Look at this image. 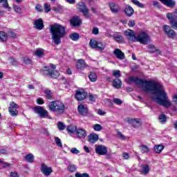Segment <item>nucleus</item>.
<instances>
[{
  "instance_id": "f257e3e1",
  "label": "nucleus",
  "mask_w": 177,
  "mask_h": 177,
  "mask_svg": "<svg viewBox=\"0 0 177 177\" xmlns=\"http://www.w3.org/2000/svg\"><path fill=\"white\" fill-rule=\"evenodd\" d=\"M132 82L137 85H141L144 92H150L149 97L153 102H156L160 106H163V107H166L167 109L170 107L171 101L168 99V95L161 83L130 76L127 84H132Z\"/></svg>"
},
{
  "instance_id": "f03ea898",
  "label": "nucleus",
  "mask_w": 177,
  "mask_h": 177,
  "mask_svg": "<svg viewBox=\"0 0 177 177\" xmlns=\"http://www.w3.org/2000/svg\"><path fill=\"white\" fill-rule=\"evenodd\" d=\"M50 32L52 35V39L56 45L62 44V38L66 35V27L55 24L50 26Z\"/></svg>"
},
{
  "instance_id": "7ed1b4c3",
  "label": "nucleus",
  "mask_w": 177,
  "mask_h": 177,
  "mask_svg": "<svg viewBox=\"0 0 177 177\" xmlns=\"http://www.w3.org/2000/svg\"><path fill=\"white\" fill-rule=\"evenodd\" d=\"M48 110L53 113H57V114H64L66 111V105L62 101H52L48 104Z\"/></svg>"
},
{
  "instance_id": "20e7f679",
  "label": "nucleus",
  "mask_w": 177,
  "mask_h": 177,
  "mask_svg": "<svg viewBox=\"0 0 177 177\" xmlns=\"http://www.w3.org/2000/svg\"><path fill=\"white\" fill-rule=\"evenodd\" d=\"M136 42H140L143 45H147L150 42V36L146 32H140L136 37Z\"/></svg>"
},
{
  "instance_id": "39448f33",
  "label": "nucleus",
  "mask_w": 177,
  "mask_h": 177,
  "mask_svg": "<svg viewBox=\"0 0 177 177\" xmlns=\"http://www.w3.org/2000/svg\"><path fill=\"white\" fill-rule=\"evenodd\" d=\"M33 110L36 114H38L40 118H50L49 117V112L42 106H35Z\"/></svg>"
},
{
  "instance_id": "423d86ee",
  "label": "nucleus",
  "mask_w": 177,
  "mask_h": 177,
  "mask_svg": "<svg viewBox=\"0 0 177 177\" xmlns=\"http://www.w3.org/2000/svg\"><path fill=\"white\" fill-rule=\"evenodd\" d=\"M44 68L41 70L43 75H48L50 78H57L60 73L57 71H55L51 68H48V66H45Z\"/></svg>"
},
{
  "instance_id": "0eeeda50",
  "label": "nucleus",
  "mask_w": 177,
  "mask_h": 177,
  "mask_svg": "<svg viewBox=\"0 0 177 177\" xmlns=\"http://www.w3.org/2000/svg\"><path fill=\"white\" fill-rule=\"evenodd\" d=\"M162 28L168 38H170L171 39H175V38H176V32H175L171 26L168 25H163Z\"/></svg>"
},
{
  "instance_id": "6e6552de",
  "label": "nucleus",
  "mask_w": 177,
  "mask_h": 177,
  "mask_svg": "<svg viewBox=\"0 0 177 177\" xmlns=\"http://www.w3.org/2000/svg\"><path fill=\"white\" fill-rule=\"evenodd\" d=\"M95 150L96 154H98V156H106L108 152L107 147L102 145H95Z\"/></svg>"
},
{
  "instance_id": "1a4fd4ad",
  "label": "nucleus",
  "mask_w": 177,
  "mask_h": 177,
  "mask_svg": "<svg viewBox=\"0 0 177 177\" xmlns=\"http://www.w3.org/2000/svg\"><path fill=\"white\" fill-rule=\"evenodd\" d=\"M86 96H88V93L85 92V91L77 90L75 92V98L78 102H82V100H85V99H86Z\"/></svg>"
},
{
  "instance_id": "9d476101",
  "label": "nucleus",
  "mask_w": 177,
  "mask_h": 177,
  "mask_svg": "<svg viewBox=\"0 0 177 177\" xmlns=\"http://www.w3.org/2000/svg\"><path fill=\"white\" fill-rule=\"evenodd\" d=\"M78 9L80 10V12H82L86 19H91V14H89V10L88 9V8H86V6H85V3H80Z\"/></svg>"
},
{
  "instance_id": "9b49d317",
  "label": "nucleus",
  "mask_w": 177,
  "mask_h": 177,
  "mask_svg": "<svg viewBox=\"0 0 177 177\" xmlns=\"http://www.w3.org/2000/svg\"><path fill=\"white\" fill-rule=\"evenodd\" d=\"M124 35L127 37L129 42H136V35L133 30L129 29L128 30L124 31Z\"/></svg>"
},
{
  "instance_id": "f8f14e48",
  "label": "nucleus",
  "mask_w": 177,
  "mask_h": 177,
  "mask_svg": "<svg viewBox=\"0 0 177 177\" xmlns=\"http://www.w3.org/2000/svg\"><path fill=\"white\" fill-rule=\"evenodd\" d=\"M41 171L42 174L45 175V176H49V175L53 172L52 168L50 167H48L45 163L41 165Z\"/></svg>"
},
{
  "instance_id": "ddd939ff",
  "label": "nucleus",
  "mask_w": 177,
  "mask_h": 177,
  "mask_svg": "<svg viewBox=\"0 0 177 177\" xmlns=\"http://www.w3.org/2000/svg\"><path fill=\"white\" fill-rule=\"evenodd\" d=\"M71 24L73 27H80L82 24V21L80 19V17L76 16L72 17L71 19Z\"/></svg>"
},
{
  "instance_id": "4468645a",
  "label": "nucleus",
  "mask_w": 177,
  "mask_h": 177,
  "mask_svg": "<svg viewBox=\"0 0 177 177\" xmlns=\"http://www.w3.org/2000/svg\"><path fill=\"white\" fill-rule=\"evenodd\" d=\"M33 26L36 30H42L44 27L42 19H38L34 21Z\"/></svg>"
},
{
  "instance_id": "2eb2a0df",
  "label": "nucleus",
  "mask_w": 177,
  "mask_h": 177,
  "mask_svg": "<svg viewBox=\"0 0 177 177\" xmlns=\"http://www.w3.org/2000/svg\"><path fill=\"white\" fill-rule=\"evenodd\" d=\"M76 135L78 139H85L86 138V131L82 128L76 129Z\"/></svg>"
},
{
  "instance_id": "dca6fc26",
  "label": "nucleus",
  "mask_w": 177,
  "mask_h": 177,
  "mask_svg": "<svg viewBox=\"0 0 177 177\" xmlns=\"http://www.w3.org/2000/svg\"><path fill=\"white\" fill-rule=\"evenodd\" d=\"M88 65L84 59H79L77 62L76 67L79 71H82V70L86 68Z\"/></svg>"
},
{
  "instance_id": "f3484780",
  "label": "nucleus",
  "mask_w": 177,
  "mask_h": 177,
  "mask_svg": "<svg viewBox=\"0 0 177 177\" xmlns=\"http://www.w3.org/2000/svg\"><path fill=\"white\" fill-rule=\"evenodd\" d=\"M77 110L81 115H88V107L83 104H80L77 107Z\"/></svg>"
},
{
  "instance_id": "a211bd4d",
  "label": "nucleus",
  "mask_w": 177,
  "mask_h": 177,
  "mask_svg": "<svg viewBox=\"0 0 177 177\" xmlns=\"http://www.w3.org/2000/svg\"><path fill=\"white\" fill-rule=\"evenodd\" d=\"M113 54L119 60H124L125 59V55L118 48L114 50Z\"/></svg>"
},
{
  "instance_id": "6ab92c4d",
  "label": "nucleus",
  "mask_w": 177,
  "mask_h": 177,
  "mask_svg": "<svg viewBox=\"0 0 177 177\" xmlns=\"http://www.w3.org/2000/svg\"><path fill=\"white\" fill-rule=\"evenodd\" d=\"M124 13L127 15L128 17H131V16H133L135 10L131 6L127 5L124 9Z\"/></svg>"
},
{
  "instance_id": "aec40b11",
  "label": "nucleus",
  "mask_w": 177,
  "mask_h": 177,
  "mask_svg": "<svg viewBox=\"0 0 177 177\" xmlns=\"http://www.w3.org/2000/svg\"><path fill=\"white\" fill-rule=\"evenodd\" d=\"M109 8L112 13H118L120 12V6L114 2L109 3Z\"/></svg>"
},
{
  "instance_id": "412c9836",
  "label": "nucleus",
  "mask_w": 177,
  "mask_h": 177,
  "mask_svg": "<svg viewBox=\"0 0 177 177\" xmlns=\"http://www.w3.org/2000/svg\"><path fill=\"white\" fill-rule=\"evenodd\" d=\"M97 140H99V136H97V134H90L88 136V142L90 143H96Z\"/></svg>"
},
{
  "instance_id": "4be33fe9",
  "label": "nucleus",
  "mask_w": 177,
  "mask_h": 177,
  "mask_svg": "<svg viewBox=\"0 0 177 177\" xmlns=\"http://www.w3.org/2000/svg\"><path fill=\"white\" fill-rule=\"evenodd\" d=\"M162 1L164 5L166 6H168L169 8H174L175 6V4L176 3L175 1L174 0H160Z\"/></svg>"
},
{
  "instance_id": "5701e85b",
  "label": "nucleus",
  "mask_w": 177,
  "mask_h": 177,
  "mask_svg": "<svg viewBox=\"0 0 177 177\" xmlns=\"http://www.w3.org/2000/svg\"><path fill=\"white\" fill-rule=\"evenodd\" d=\"M150 172V167L147 165H143L141 168L142 175H147Z\"/></svg>"
},
{
  "instance_id": "b1692460",
  "label": "nucleus",
  "mask_w": 177,
  "mask_h": 177,
  "mask_svg": "<svg viewBox=\"0 0 177 177\" xmlns=\"http://www.w3.org/2000/svg\"><path fill=\"white\" fill-rule=\"evenodd\" d=\"M113 85L114 88H116V89H120L122 85V82H121L120 79L116 78L113 80Z\"/></svg>"
},
{
  "instance_id": "393cba45",
  "label": "nucleus",
  "mask_w": 177,
  "mask_h": 177,
  "mask_svg": "<svg viewBox=\"0 0 177 177\" xmlns=\"http://www.w3.org/2000/svg\"><path fill=\"white\" fill-rule=\"evenodd\" d=\"M0 41L1 42H7L8 34L3 31H0Z\"/></svg>"
},
{
  "instance_id": "a878e982",
  "label": "nucleus",
  "mask_w": 177,
  "mask_h": 177,
  "mask_svg": "<svg viewBox=\"0 0 177 177\" xmlns=\"http://www.w3.org/2000/svg\"><path fill=\"white\" fill-rule=\"evenodd\" d=\"M113 38L118 44H122L124 42V37L121 35H113Z\"/></svg>"
},
{
  "instance_id": "bb28decb",
  "label": "nucleus",
  "mask_w": 177,
  "mask_h": 177,
  "mask_svg": "<svg viewBox=\"0 0 177 177\" xmlns=\"http://www.w3.org/2000/svg\"><path fill=\"white\" fill-rule=\"evenodd\" d=\"M24 160L26 162H34V155L32 153H28L24 157Z\"/></svg>"
},
{
  "instance_id": "cd10ccee",
  "label": "nucleus",
  "mask_w": 177,
  "mask_h": 177,
  "mask_svg": "<svg viewBox=\"0 0 177 177\" xmlns=\"http://www.w3.org/2000/svg\"><path fill=\"white\" fill-rule=\"evenodd\" d=\"M98 44H99V41H96L95 39H91L89 42V45L91 49H97Z\"/></svg>"
},
{
  "instance_id": "c85d7f7f",
  "label": "nucleus",
  "mask_w": 177,
  "mask_h": 177,
  "mask_svg": "<svg viewBox=\"0 0 177 177\" xmlns=\"http://www.w3.org/2000/svg\"><path fill=\"white\" fill-rule=\"evenodd\" d=\"M88 78L90 81H91V82H96V81H97V75H96V73L95 72L90 73Z\"/></svg>"
},
{
  "instance_id": "c756f323",
  "label": "nucleus",
  "mask_w": 177,
  "mask_h": 177,
  "mask_svg": "<svg viewBox=\"0 0 177 177\" xmlns=\"http://www.w3.org/2000/svg\"><path fill=\"white\" fill-rule=\"evenodd\" d=\"M66 131L68 132V133H74V132L77 131V126H68L66 128Z\"/></svg>"
},
{
  "instance_id": "7c9ffc66",
  "label": "nucleus",
  "mask_w": 177,
  "mask_h": 177,
  "mask_svg": "<svg viewBox=\"0 0 177 177\" xmlns=\"http://www.w3.org/2000/svg\"><path fill=\"white\" fill-rule=\"evenodd\" d=\"M69 38H71L72 41H78V39H80V34L77 32L72 33L69 35Z\"/></svg>"
},
{
  "instance_id": "2f4dec72",
  "label": "nucleus",
  "mask_w": 177,
  "mask_h": 177,
  "mask_svg": "<svg viewBox=\"0 0 177 177\" xmlns=\"http://www.w3.org/2000/svg\"><path fill=\"white\" fill-rule=\"evenodd\" d=\"M0 3H1L2 8H4L5 9H8V10H10V7H9V4L8 3V0H0Z\"/></svg>"
},
{
  "instance_id": "473e14b6",
  "label": "nucleus",
  "mask_w": 177,
  "mask_h": 177,
  "mask_svg": "<svg viewBox=\"0 0 177 177\" xmlns=\"http://www.w3.org/2000/svg\"><path fill=\"white\" fill-rule=\"evenodd\" d=\"M106 48V44H103L102 41H98V44H97V50H100L102 52V50H104V48Z\"/></svg>"
},
{
  "instance_id": "72a5a7b5",
  "label": "nucleus",
  "mask_w": 177,
  "mask_h": 177,
  "mask_svg": "<svg viewBox=\"0 0 177 177\" xmlns=\"http://www.w3.org/2000/svg\"><path fill=\"white\" fill-rule=\"evenodd\" d=\"M148 49H150L148 52L149 53H154V52H158V49L156 48V46L153 44H149L147 46Z\"/></svg>"
},
{
  "instance_id": "f704fd0d",
  "label": "nucleus",
  "mask_w": 177,
  "mask_h": 177,
  "mask_svg": "<svg viewBox=\"0 0 177 177\" xmlns=\"http://www.w3.org/2000/svg\"><path fill=\"white\" fill-rule=\"evenodd\" d=\"M162 150H164V146H162V145H155L154 151L156 153H159L162 152Z\"/></svg>"
},
{
  "instance_id": "c9c22d12",
  "label": "nucleus",
  "mask_w": 177,
  "mask_h": 177,
  "mask_svg": "<svg viewBox=\"0 0 177 177\" xmlns=\"http://www.w3.org/2000/svg\"><path fill=\"white\" fill-rule=\"evenodd\" d=\"M44 93H46V99H48L49 100H52V99H53V95L52 94V91L50 90H45Z\"/></svg>"
},
{
  "instance_id": "e433bc0d",
  "label": "nucleus",
  "mask_w": 177,
  "mask_h": 177,
  "mask_svg": "<svg viewBox=\"0 0 177 177\" xmlns=\"http://www.w3.org/2000/svg\"><path fill=\"white\" fill-rule=\"evenodd\" d=\"M8 111L12 117H16L19 114V111L16 109H8Z\"/></svg>"
},
{
  "instance_id": "4c0bfd02",
  "label": "nucleus",
  "mask_w": 177,
  "mask_h": 177,
  "mask_svg": "<svg viewBox=\"0 0 177 177\" xmlns=\"http://www.w3.org/2000/svg\"><path fill=\"white\" fill-rule=\"evenodd\" d=\"M159 122L164 124L167 121V115L160 114L158 117Z\"/></svg>"
},
{
  "instance_id": "58836bf2",
  "label": "nucleus",
  "mask_w": 177,
  "mask_h": 177,
  "mask_svg": "<svg viewBox=\"0 0 177 177\" xmlns=\"http://www.w3.org/2000/svg\"><path fill=\"white\" fill-rule=\"evenodd\" d=\"M140 150L142 153H149V147L147 145H140Z\"/></svg>"
},
{
  "instance_id": "ea45409f",
  "label": "nucleus",
  "mask_w": 177,
  "mask_h": 177,
  "mask_svg": "<svg viewBox=\"0 0 177 177\" xmlns=\"http://www.w3.org/2000/svg\"><path fill=\"white\" fill-rule=\"evenodd\" d=\"M57 127L59 131H64L66 129V124L62 122L57 123Z\"/></svg>"
},
{
  "instance_id": "a19ab883",
  "label": "nucleus",
  "mask_w": 177,
  "mask_h": 177,
  "mask_svg": "<svg viewBox=\"0 0 177 177\" xmlns=\"http://www.w3.org/2000/svg\"><path fill=\"white\" fill-rule=\"evenodd\" d=\"M14 10L19 15H21L23 13V10H21V8H20L19 6H14Z\"/></svg>"
},
{
  "instance_id": "79ce46f5",
  "label": "nucleus",
  "mask_w": 177,
  "mask_h": 177,
  "mask_svg": "<svg viewBox=\"0 0 177 177\" xmlns=\"http://www.w3.org/2000/svg\"><path fill=\"white\" fill-rule=\"evenodd\" d=\"M34 53L38 57H42L44 56V51L42 50H36Z\"/></svg>"
},
{
  "instance_id": "37998d69",
  "label": "nucleus",
  "mask_w": 177,
  "mask_h": 177,
  "mask_svg": "<svg viewBox=\"0 0 177 177\" xmlns=\"http://www.w3.org/2000/svg\"><path fill=\"white\" fill-rule=\"evenodd\" d=\"M68 171L70 172H75L77 171V167L74 165H69L68 166Z\"/></svg>"
},
{
  "instance_id": "c03bdc74",
  "label": "nucleus",
  "mask_w": 177,
  "mask_h": 177,
  "mask_svg": "<svg viewBox=\"0 0 177 177\" xmlns=\"http://www.w3.org/2000/svg\"><path fill=\"white\" fill-rule=\"evenodd\" d=\"M113 75L115 77V78H120L121 77V71H120V70L113 71Z\"/></svg>"
},
{
  "instance_id": "a18cd8bd",
  "label": "nucleus",
  "mask_w": 177,
  "mask_h": 177,
  "mask_svg": "<svg viewBox=\"0 0 177 177\" xmlns=\"http://www.w3.org/2000/svg\"><path fill=\"white\" fill-rule=\"evenodd\" d=\"M55 142L58 147H63V144H62V140L60 138H59V137L55 138Z\"/></svg>"
},
{
  "instance_id": "49530a36",
  "label": "nucleus",
  "mask_w": 177,
  "mask_h": 177,
  "mask_svg": "<svg viewBox=\"0 0 177 177\" xmlns=\"http://www.w3.org/2000/svg\"><path fill=\"white\" fill-rule=\"evenodd\" d=\"M131 2L134 5H136V6H138V8H145V5L140 3V2H139L138 0H131Z\"/></svg>"
},
{
  "instance_id": "de8ad7c7",
  "label": "nucleus",
  "mask_w": 177,
  "mask_h": 177,
  "mask_svg": "<svg viewBox=\"0 0 177 177\" xmlns=\"http://www.w3.org/2000/svg\"><path fill=\"white\" fill-rule=\"evenodd\" d=\"M129 122H130L131 124H139V122H140V119L131 118L129 120Z\"/></svg>"
},
{
  "instance_id": "09e8293b",
  "label": "nucleus",
  "mask_w": 177,
  "mask_h": 177,
  "mask_svg": "<svg viewBox=\"0 0 177 177\" xmlns=\"http://www.w3.org/2000/svg\"><path fill=\"white\" fill-rule=\"evenodd\" d=\"M22 61L25 64H31V59L28 58V57H22Z\"/></svg>"
},
{
  "instance_id": "8fccbe9b",
  "label": "nucleus",
  "mask_w": 177,
  "mask_h": 177,
  "mask_svg": "<svg viewBox=\"0 0 177 177\" xmlns=\"http://www.w3.org/2000/svg\"><path fill=\"white\" fill-rule=\"evenodd\" d=\"M94 131H102L103 129V127H102V125L99 124H96L93 127Z\"/></svg>"
},
{
  "instance_id": "3c124183",
  "label": "nucleus",
  "mask_w": 177,
  "mask_h": 177,
  "mask_svg": "<svg viewBox=\"0 0 177 177\" xmlns=\"http://www.w3.org/2000/svg\"><path fill=\"white\" fill-rule=\"evenodd\" d=\"M8 37H10V38H16L17 37V34L16 32L12 31V30H9L7 33Z\"/></svg>"
},
{
  "instance_id": "603ef678",
  "label": "nucleus",
  "mask_w": 177,
  "mask_h": 177,
  "mask_svg": "<svg viewBox=\"0 0 177 177\" xmlns=\"http://www.w3.org/2000/svg\"><path fill=\"white\" fill-rule=\"evenodd\" d=\"M75 177H91L89 176V174H88L87 173H84V174H81V173H76L75 174Z\"/></svg>"
},
{
  "instance_id": "864d4df0",
  "label": "nucleus",
  "mask_w": 177,
  "mask_h": 177,
  "mask_svg": "<svg viewBox=\"0 0 177 177\" xmlns=\"http://www.w3.org/2000/svg\"><path fill=\"white\" fill-rule=\"evenodd\" d=\"M170 24L172 28H174V30H177V21L175 19L170 20Z\"/></svg>"
},
{
  "instance_id": "5fc2aeb1",
  "label": "nucleus",
  "mask_w": 177,
  "mask_h": 177,
  "mask_svg": "<svg viewBox=\"0 0 177 177\" xmlns=\"http://www.w3.org/2000/svg\"><path fill=\"white\" fill-rule=\"evenodd\" d=\"M96 99H97V95H93L92 94H90L88 95V100L90 102H96Z\"/></svg>"
},
{
  "instance_id": "6e6d98bb",
  "label": "nucleus",
  "mask_w": 177,
  "mask_h": 177,
  "mask_svg": "<svg viewBox=\"0 0 177 177\" xmlns=\"http://www.w3.org/2000/svg\"><path fill=\"white\" fill-rule=\"evenodd\" d=\"M8 109H19V106L17 105V104L15 103L14 102H10V106H9Z\"/></svg>"
},
{
  "instance_id": "4d7b16f0",
  "label": "nucleus",
  "mask_w": 177,
  "mask_h": 177,
  "mask_svg": "<svg viewBox=\"0 0 177 177\" xmlns=\"http://www.w3.org/2000/svg\"><path fill=\"white\" fill-rule=\"evenodd\" d=\"M117 138L121 139V140H125V136L121 133V131H118Z\"/></svg>"
},
{
  "instance_id": "13d9d810",
  "label": "nucleus",
  "mask_w": 177,
  "mask_h": 177,
  "mask_svg": "<svg viewBox=\"0 0 177 177\" xmlns=\"http://www.w3.org/2000/svg\"><path fill=\"white\" fill-rule=\"evenodd\" d=\"M44 10L46 13H48V12H50V5L48 3H44Z\"/></svg>"
},
{
  "instance_id": "bf43d9fd",
  "label": "nucleus",
  "mask_w": 177,
  "mask_h": 177,
  "mask_svg": "<svg viewBox=\"0 0 177 177\" xmlns=\"http://www.w3.org/2000/svg\"><path fill=\"white\" fill-rule=\"evenodd\" d=\"M166 17L170 21L175 20V19H174V17H175V15H174V13H167Z\"/></svg>"
},
{
  "instance_id": "052dcab7",
  "label": "nucleus",
  "mask_w": 177,
  "mask_h": 177,
  "mask_svg": "<svg viewBox=\"0 0 177 177\" xmlns=\"http://www.w3.org/2000/svg\"><path fill=\"white\" fill-rule=\"evenodd\" d=\"M113 103L115 104H122V101L120 98H114L113 99Z\"/></svg>"
},
{
  "instance_id": "680f3d73",
  "label": "nucleus",
  "mask_w": 177,
  "mask_h": 177,
  "mask_svg": "<svg viewBox=\"0 0 177 177\" xmlns=\"http://www.w3.org/2000/svg\"><path fill=\"white\" fill-rule=\"evenodd\" d=\"M71 153H72V154H78L80 153V150L77 149V148H72L71 149Z\"/></svg>"
},
{
  "instance_id": "e2e57ef3",
  "label": "nucleus",
  "mask_w": 177,
  "mask_h": 177,
  "mask_svg": "<svg viewBox=\"0 0 177 177\" xmlns=\"http://www.w3.org/2000/svg\"><path fill=\"white\" fill-rule=\"evenodd\" d=\"M36 10H37V12H43L44 8H42V6L41 5H37L35 7Z\"/></svg>"
},
{
  "instance_id": "0e129e2a",
  "label": "nucleus",
  "mask_w": 177,
  "mask_h": 177,
  "mask_svg": "<svg viewBox=\"0 0 177 177\" xmlns=\"http://www.w3.org/2000/svg\"><path fill=\"white\" fill-rule=\"evenodd\" d=\"M37 103L38 104H44V103H45V102H44V99L41 98V97H39L37 98Z\"/></svg>"
},
{
  "instance_id": "69168bd1",
  "label": "nucleus",
  "mask_w": 177,
  "mask_h": 177,
  "mask_svg": "<svg viewBox=\"0 0 177 177\" xmlns=\"http://www.w3.org/2000/svg\"><path fill=\"white\" fill-rule=\"evenodd\" d=\"M135 24H135V21L133 20H130L129 21V24H128L129 27H135Z\"/></svg>"
},
{
  "instance_id": "338daca9",
  "label": "nucleus",
  "mask_w": 177,
  "mask_h": 177,
  "mask_svg": "<svg viewBox=\"0 0 177 177\" xmlns=\"http://www.w3.org/2000/svg\"><path fill=\"white\" fill-rule=\"evenodd\" d=\"M93 34H94L95 35H97V34H99V28H94L93 29Z\"/></svg>"
},
{
  "instance_id": "774afa93",
  "label": "nucleus",
  "mask_w": 177,
  "mask_h": 177,
  "mask_svg": "<svg viewBox=\"0 0 177 177\" xmlns=\"http://www.w3.org/2000/svg\"><path fill=\"white\" fill-rule=\"evenodd\" d=\"M10 176L11 177H19V174L16 172H11L10 173Z\"/></svg>"
}]
</instances>
